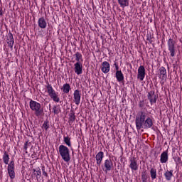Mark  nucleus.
I'll use <instances>...</instances> for the list:
<instances>
[{"label": "nucleus", "instance_id": "obj_24", "mask_svg": "<svg viewBox=\"0 0 182 182\" xmlns=\"http://www.w3.org/2000/svg\"><path fill=\"white\" fill-rule=\"evenodd\" d=\"M62 90L63 91V93H69V92H70V85H69V83L64 84Z\"/></svg>", "mask_w": 182, "mask_h": 182}, {"label": "nucleus", "instance_id": "obj_27", "mask_svg": "<svg viewBox=\"0 0 182 182\" xmlns=\"http://www.w3.org/2000/svg\"><path fill=\"white\" fill-rule=\"evenodd\" d=\"M82 58V53L79 52H77L75 53V60H77V63H80V62H83V59Z\"/></svg>", "mask_w": 182, "mask_h": 182}, {"label": "nucleus", "instance_id": "obj_26", "mask_svg": "<svg viewBox=\"0 0 182 182\" xmlns=\"http://www.w3.org/2000/svg\"><path fill=\"white\" fill-rule=\"evenodd\" d=\"M118 4L122 8H124L125 6H129V0H118Z\"/></svg>", "mask_w": 182, "mask_h": 182}, {"label": "nucleus", "instance_id": "obj_39", "mask_svg": "<svg viewBox=\"0 0 182 182\" xmlns=\"http://www.w3.org/2000/svg\"><path fill=\"white\" fill-rule=\"evenodd\" d=\"M115 70H117V72H120V70H119V65L115 67Z\"/></svg>", "mask_w": 182, "mask_h": 182}, {"label": "nucleus", "instance_id": "obj_11", "mask_svg": "<svg viewBox=\"0 0 182 182\" xmlns=\"http://www.w3.org/2000/svg\"><path fill=\"white\" fill-rule=\"evenodd\" d=\"M48 95L53 100V102H56V103H59L60 99L58 97V94H56V91L55 90H51L48 92Z\"/></svg>", "mask_w": 182, "mask_h": 182}, {"label": "nucleus", "instance_id": "obj_25", "mask_svg": "<svg viewBox=\"0 0 182 182\" xmlns=\"http://www.w3.org/2000/svg\"><path fill=\"white\" fill-rule=\"evenodd\" d=\"M33 173L34 176L38 178V177H42V171H41V168H37L36 169H33Z\"/></svg>", "mask_w": 182, "mask_h": 182}, {"label": "nucleus", "instance_id": "obj_14", "mask_svg": "<svg viewBox=\"0 0 182 182\" xmlns=\"http://www.w3.org/2000/svg\"><path fill=\"white\" fill-rule=\"evenodd\" d=\"M75 73L77 75H82L83 73V65L81 63H76L75 65Z\"/></svg>", "mask_w": 182, "mask_h": 182}, {"label": "nucleus", "instance_id": "obj_33", "mask_svg": "<svg viewBox=\"0 0 182 182\" xmlns=\"http://www.w3.org/2000/svg\"><path fill=\"white\" fill-rule=\"evenodd\" d=\"M46 89L47 92H50V90H53V87H52V85L49 84V82H47Z\"/></svg>", "mask_w": 182, "mask_h": 182}, {"label": "nucleus", "instance_id": "obj_8", "mask_svg": "<svg viewBox=\"0 0 182 182\" xmlns=\"http://www.w3.org/2000/svg\"><path fill=\"white\" fill-rule=\"evenodd\" d=\"M148 100H149L150 104L152 105L154 103L157 102V96L156 95V92L154 91H150L148 92L147 95Z\"/></svg>", "mask_w": 182, "mask_h": 182}, {"label": "nucleus", "instance_id": "obj_3", "mask_svg": "<svg viewBox=\"0 0 182 182\" xmlns=\"http://www.w3.org/2000/svg\"><path fill=\"white\" fill-rule=\"evenodd\" d=\"M58 152L65 163H69L70 161V151L68 146L65 145H60Z\"/></svg>", "mask_w": 182, "mask_h": 182}, {"label": "nucleus", "instance_id": "obj_35", "mask_svg": "<svg viewBox=\"0 0 182 182\" xmlns=\"http://www.w3.org/2000/svg\"><path fill=\"white\" fill-rule=\"evenodd\" d=\"M139 107H144V100L140 101L139 102Z\"/></svg>", "mask_w": 182, "mask_h": 182}, {"label": "nucleus", "instance_id": "obj_21", "mask_svg": "<svg viewBox=\"0 0 182 182\" xmlns=\"http://www.w3.org/2000/svg\"><path fill=\"white\" fill-rule=\"evenodd\" d=\"M164 177L167 181H170L173 177V170H171V171L167 170L164 173Z\"/></svg>", "mask_w": 182, "mask_h": 182}, {"label": "nucleus", "instance_id": "obj_2", "mask_svg": "<svg viewBox=\"0 0 182 182\" xmlns=\"http://www.w3.org/2000/svg\"><path fill=\"white\" fill-rule=\"evenodd\" d=\"M30 109L33 110V112H35V115L37 117H41L43 114V108H42V105H41V103L33 101L31 100L29 102Z\"/></svg>", "mask_w": 182, "mask_h": 182}, {"label": "nucleus", "instance_id": "obj_38", "mask_svg": "<svg viewBox=\"0 0 182 182\" xmlns=\"http://www.w3.org/2000/svg\"><path fill=\"white\" fill-rule=\"evenodd\" d=\"M147 41H149V42H150V43H151L153 42V41H151V38H147Z\"/></svg>", "mask_w": 182, "mask_h": 182}, {"label": "nucleus", "instance_id": "obj_22", "mask_svg": "<svg viewBox=\"0 0 182 182\" xmlns=\"http://www.w3.org/2000/svg\"><path fill=\"white\" fill-rule=\"evenodd\" d=\"M150 176L151 180H156V178H157V170L154 168H151L150 170Z\"/></svg>", "mask_w": 182, "mask_h": 182}, {"label": "nucleus", "instance_id": "obj_30", "mask_svg": "<svg viewBox=\"0 0 182 182\" xmlns=\"http://www.w3.org/2000/svg\"><path fill=\"white\" fill-rule=\"evenodd\" d=\"M147 178H149V176H147V171H144L141 173V181H142V182H147Z\"/></svg>", "mask_w": 182, "mask_h": 182}, {"label": "nucleus", "instance_id": "obj_15", "mask_svg": "<svg viewBox=\"0 0 182 182\" xmlns=\"http://www.w3.org/2000/svg\"><path fill=\"white\" fill-rule=\"evenodd\" d=\"M101 70L103 73H109L110 72V64L107 61L102 62Z\"/></svg>", "mask_w": 182, "mask_h": 182}, {"label": "nucleus", "instance_id": "obj_31", "mask_svg": "<svg viewBox=\"0 0 182 182\" xmlns=\"http://www.w3.org/2000/svg\"><path fill=\"white\" fill-rule=\"evenodd\" d=\"M43 127L45 129V130H48V129H49V121L48 120L44 121V123L43 124Z\"/></svg>", "mask_w": 182, "mask_h": 182}, {"label": "nucleus", "instance_id": "obj_4", "mask_svg": "<svg viewBox=\"0 0 182 182\" xmlns=\"http://www.w3.org/2000/svg\"><path fill=\"white\" fill-rule=\"evenodd\" d=\"M168 45V50L169 51L170 56L171 58H174L176 56V42H174V40L169 38L167 43Z\"/></svg>", "mask_w": 182, "mask_h": 182}, {"label": "nucleus", "instance_id": "obj_10", "mask_svg": "<svg viewBox=\"0 0 182 182\" xmlns=\"http://www.w3.org/2000/svg\"><path fill=\"white\" fill-rule=\"evenodd\" d=\"M74 103L78 106L80 105L81 95L79 90H75L73 93Z\"/></svg>", "mask_w": 182, "mask_h": 182}, {"label": "nucleus", "instance_id": "obj_34", "mask_svg": "<svg viewBox=\"0 0 182 182\" xmlns=\"http://www.w3.org/2000/svg\"><path fill=\"white\" fill-rule=\"evenodd\" d=\"M41 170L43 172V176H45V177H48V173L46 172V171H45V166H42Z\"/></svg>", "mask_w": 182, "mask_h": 182}, {"label": "nucleus", "instance_id": "obj_13", "mask_svg": "<svg viewBox=\"0 0 182 182\" xmlns=\"http://www.w3.org/2000/svg\"><path fill=\"white\" fill-rule=\"evenodd\" d=\"M7 41H8L7 43L9 48H11V49H13L14 43H15V41L14 40V35L12 34V33H11V31H9L8 33Z\"/></svg>", "mask_w": 182, "mask_h": 182}, {"label": "nucleus", "instance_id": "obj_19", "mask_svg": "<svg viewBox=\"0 0 182 182\" xmlns=\"http://www.w3.org/2000/svg\"><path fill=\"white\" fill-rule=\"evenodd\" d=\"M75 120H76V118L75 117V111L71 110L69 114V121H68L70 126H72Z\"/></svg>", "mask_w": 182, "mask_h": 182}, {"label": "nucleus", "instance_id": "obj_18", "mask_svg": "<svg viewBox=\"0 0 182 182\" xmlns=\"http://www.w3.org/2000/svg\"><path fill=\"white\" fill-rule=\"evenodd\" d=\"M160 161L162 164L166 163V161H168V150L164 151L161 154Z\"/></svg>", "mask_w": 182, "mask_h": 182}, {"label": "nucleus", "instance_id": "obj_1", "mask_svg": "<svg viewBox=\"0 0 182 182\" xmlns=\"http://www.w3.org/2000/svg\"><path fill=\"white\" fill-rule=\"evenodd\" d=\"M148 114L146 112H139L135 119V124L136 130H141L144 129H151L153 127V119L148 117Z\"/></svg>", "mask_w": 182, "mask_h": 182}, {"label": "nucleus", "instance_id": "obj_6", "mask_svg": "<svg viewBox=\"0 0 182 182\" xmlns=\"http://www.w3.org/2000/svg\"><path fill=\"white\" fill-rule=\"evenodd\" d=\"M7 171L10 178L14 180V178H15V162L14 161H11V162L9 164Z\"/></svg>", "mask_w": 182, "mask_h": 182}, {"label": "nucleus", "instance_id": "obj_20", "mask_svg": "<svg viewBox=\"0 0 182 182\" xmlns=\"http://www.w3.org/2000/svg\"><path fill=\"white\" fill-rule=\"evenodd\" d=\"M115 76L118 82H123V80H124V75H123L122 70L117 71Z\"/></svg>", "mask_w": 182, "mask_h": 182}, {"label": "nucleus", "instance_id": "obj_9", "mask_svg": "<svg viewBox=\"0 0 182 182\" xmlns=\"http://www.w3.org/2000/svg\"><path fill=\"white\" fill-rule=\"evenodd\" d=\"M146 77V69L144 66L140 65L138 68V75L137 77L139 80H144V77Z\"/></svg>", "mask_w": 182, "mask_h": 182}, {"label": "nucleus", "instance_id": "obj_40", "mask_svg": "<svg viewBox=\"0 0 182 182\" xmlns=\"http://www.w3.org/2000/svg\"><path fill=\"white\" fill-rule=\"evenodd\" d=\"M114 66H115V68H116L117 66H119V65H117V63H114Z\"/></svg>", "mask_w": 182, "mask_h": 182}, {"label": "nucleus", "instance_id": "obj_12", "mask_svg": "<svg viewBox=\"0 0 182 182\" xmlns=\"http://www.w3.org/2000/svg\"><path fill=\"white\" fill-rule=\"evenodd\" d=\"M159 79H161V80H164V79H167V70H166V68L161 67L159 68Z\"/></svg>", "mask_w": 182, "mask_h": 182}, {"label": "nucleus", "instance_id": "obj_28", "mask_svg": "<svg viewBox=\"0 0 182 182\" xmlns=\"http://www.w3.org/2000/svg\"><path fill=\"white\" fill-rule=\"evenodd\" d=\"M63 139H63L64 143H65V144L68 146V147H72V142H70V137L64 136Z\"/></svg>", "mask_w": 182, "mask_h": 182}, {"label": "nucleus", "instance_id": "obj_17", "mask_svg": "<svg viewBox=\"0 0 182 182\" xmlns=\"http://www.w3.org/2000/svg\"><path fill=\"white\" fill-rule=\"evenodd\" d=\"M38 25L41 29H46V26H48V23H46L45 17H41L38 18Z\"/></svg>", "mask_w": 182, "mask_h": 182}, {"label": "nucleus", "instance_id": "obj_16", "mask_svg": "<svg viewBox=\"0 0 182 182\" xmlns=\"http://www.w3.org/2000/svg\"><path fill=\"white\" fill-rule=\"evenodd\" d=\"M104 156H105V153H103V151H100L97 154L95 159L97 160V167H100V164H102V160H103Z\"/></svg>", "mask_w": 182, "mask_h": 182}, {"label": "nucleus", "instance_id": "obj_36", "mask_svg": "<svg viewBox=\"0 0 182 182\" xmlns=\"http://www.w3.org/2000/svg\"><path fill=\"white\" fill-rule=\"evenodd\" d=\"M5 14V11H4V9L2 7H0V16H2Z\"/></svg>", "mask_w": 182, "mask_h": 182}, {"label": "nucleus", "instance_id": "obj_41", "mask_svg": "<svg viewBox=\"0 0 182 182\" xmlns=\"http://www.w3.org/2000/svg\"><path fill=\"white\" fill-rule=\"evenodd\" d=\"M2 7V0L0 1V8Z\"/></svg>", "mask_w": 182, "mask_h": 182}, {"label": "nucleus", "instance_id": "obj_37", "mask_svg": "<svg viewBox=\"0 0 182 182\" xmlns=\"http://www.w3.org/2000/svg\"><path fill=\"white\" fill-rule=\"evenodd\" d=\"M28 146H29V144H28V141H26L24 144V150H28Z\"/></svg>", "mask_w": 182, "mask_h": 182}, {"label": "nucleus", "instance_id": "obj_29", "mask_svg": "<svg viewBox=\"0 0 182 182\" xmlns=\"http://www.w3.org/2000/svg\"><path fill=\"white\" fill-rule=\"evenodd\" d=\"M53 112L54 114H59L60 113V105H54L53 107Z\"/></svg>", "mask_w": 182, "mask_h": 182}, {"label": "nucleus", "instance_id": "obj_7", "mask_svg": "<svg viewBox=\"0 0 182 182\" xmlns=\"http://www.w3.org/2000/svg\"><path fill=\"white\" fill-rule=\"evenodd\" d=\"M129 168L134 171H137L139 170V164H137V159L136 157H132L129 159Z\"/></svg>", "mask_w": 182, "mask_h": 182}, {"label": "nucleus", "instance_id": "obj_23", "mask_svg": "<svg viewBox=\"0 0 182 182\" xmlns=\"http://www.w3.org/2000/svg\"><path fill=\"white\" fill-rule=\"evenodd\" d=\"M3 161H4V164L9 165V154H8V152H6V151H4V152Z\"/></svg>", "mask_w": 182, "mask_h": 182}, {"label": "nucleus", "instance_id": "obj_32", "mask_svg": "<svg viewBox=\"0 0 182 182\" xmlns=\"http://www.w3.org/2000/svg\"><path fill=\"white\" fill-rule=\"evenodd\" d=\"M175 162L176 166H178V164H181V159L180 157L175 158Z\"/></svg>", "mask_w": 182, "mask_h": 182}, {"label": "nucleus", "instance_id": "obj_5", "mask_svg": "<svg viewBox=\"0 0 182 182\" xmlns=\"http://www.w3.org/2000/svg\"><path fill=\"white\" fill-rule=\"evenodd\" d=\"M102 168L103 171H105V173L110 171L112 168H113V161L110 159H106L102 165Z\"/></svg>", "mask_w": 182, "mask_h": 182}]
</instances>
